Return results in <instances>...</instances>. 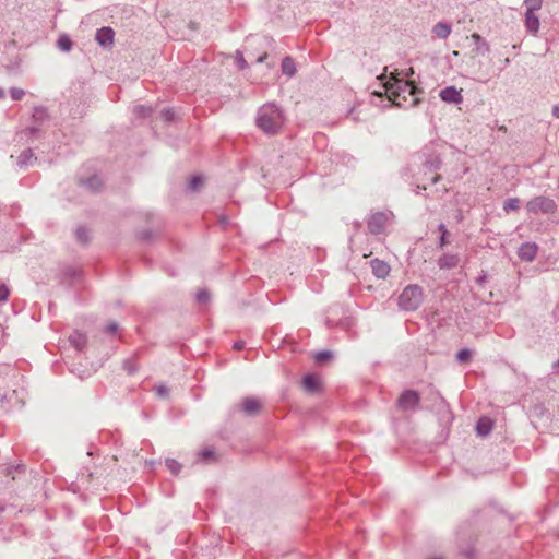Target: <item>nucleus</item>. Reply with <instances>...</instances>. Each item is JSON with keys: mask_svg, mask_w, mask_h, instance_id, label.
<instances>
[{"mask_svg": "<svg viewBox=\"0 0 559 559\" xmlns=\"http://www.w3.org/2000/svg\"><path fill=\"white\" fill-rule=\"evenodd\" d=\"M284 124L282 110L274 104L262 106L257 116V126L266 134L277 133Z\"/></svg>", "mask_w": 559, "mask_h": 559, "instance_id": "obj_1", "label": "nucleus"}, {"mask_svg": "<svg viewBox=\"0 0 559 559\" xmlns=\"http://www.w3.org/2000/svg\"><path fill=\"white\" fill-rule=\"evenodd\" d=\"M552 115H554L556 118H559V104H556V105L552 107Z\"/></svg>", "mask_w": 559, "mask_h": 559, "instance_id": "obj_37", "label": "nucleus"}, {"mask_svg": "<svg viewBox=\"0 0 559 559\" xmlns=\"http://www.w3.org/2000/svg\"><path fill=\"white\" fill-rule=\"evenodd\" d=\"M520 205V200L518 198H510L503 203V210L506 212L518 210Z\"/></svg>", "mask_w": 559, "mask_h": 559, "instance_id": "obj_24", "label": "nucleus"}, {"mask_svg": "<svg viewBox=\"0 0 559 559\" xmlns=\"http://www.w3.org/2000/svg\"><path fill=\"white\" fill-rule=\"evenodd\" d=\"M95 40L103 48H106V49L111 48L112 45H114V40H115V32H114V29L111 27H109V26H105V27L99 28L96 32Z\"/></svg>", "mask_w": 559, "mask_h": 559, "instance_id": "obj_6", "label": "nucleus"}, {"mask_svg": "<svg viewBox=\"0 0 559 559\" xmlns=\"http://www.w3.org/2000/svg\"><path fill=\"white\" fill-rule=\"evenodd\" d=\"M10 94H11V97L14 99V100H20L23 98V96L25 95V92L24 90L22 88H19V87H13L10 90Z\"/></svg>", "mask_w": 559, "mask_h": 559, "instance_id": "obj_27", "label": "nucleus"}, {"mask_svg": "<svg viewBox=\"0 0 559 559\" xmlns=\"http://www.w3.org/2000/svg\"><path fill=\"white\" fill-rule=\"evenodd\" d=\"M321 380L318 376L306 374L302 379V388L308 393H316L320 390Z\"/></svg>", "mask_w": 559, "mask_h": 559, "instance_id": "obj_11", "label": "nucleus"}, {"mask_svg": "<svg viewBox=\"0 0 559 559\" xmlns=\"http://www.w3.org/2000/svg\"><path fill=\"white\" fill-rule=\"evenodd\" d=\"M243 345H245L243 342H236L234 344V348L235 349H241V348H243Z\"/></svg>", "mask_w": 559, "mask_h": 559, "instance_id": "obj_38", "label": "nucleus"}, {"mask_svg": "<svg viewBox=\"0 0 559 559\" xmlns=\"http://www.w3.org/2000/svg\"><path fill=\"white\" fill-rule=\"evenodd\" d=\"M459 55L457 51H453V57H456Z\"/></svg>", "mask_w": 559, "mask_h": 559, "instance_id": "obj_43", "label": "nucleus"}, {"mask_svg": "<svg viewBox=\"0 0 559 559\" xmlns=\"http://www.w3.org/2000/svg\"><path fill=\"white\" fill-rule=\"evenodd\" d=\"M117 330H118V324H117L116 322H111V323H109V324L106 326V329H105V331H106L107 333H111V334H114L115 332H117Z\"/></svg>", "mask_w": 559, "mask_h": 559, "instance_id": "obj_34", "label": "nucleus"}, {"mask_svg": "<svg viewBox=\"0 0 559 559\" xmlns=\"http://www.w3.org/2000/svg\"><path fill=\"white\" fill-rule=\"evenodd\" d=\"M164 115H165L166 119H170V117H171L169 111H166Z\"/></svg>", "mask_w": 559, "mask_h": 559, "instance_id": "obj_41", "label": "nucleus"}, {"mask_svg": "<svg viewBox=\"0 0 559 559\" xmlns=\"http://www.w3.org/2000/svg\"><path fill=\"white\" fill-rule=\"evenodd\" d=\"M135 111L139 114V115H142V116H145L146 114L150 112V108H146L144 106H138L135 108Z\"/></svg>", "mask_w": 559, "mask_h": 559, "instance_id": "obj_36", "label": "nucleus"}, {"mask_svg": "<svg viewBox=\"0 0 559 559\" xmlns=\"http://www.w3.org/2000/svg\"><path fill=\"white\" fill-rule=\"evenodd\" d=\"M210 298V295L206 290H200L198 294H197V299L199 302L201 304H204L209 300Z\"/></svg>", "mask_w": 559, "mask_h": 559, "instance_id": "obj_30", "label": "nucleus"}, {"mask_svg": "<svg viewBox=\"0 0 559 559\" xmlns=\"http://www.w3.org/2000/svg\"><path fill=\"white\" fill-rule=\"evenodd\" d=\"M236 63H237L238 68L241 70L247 68V62L245 60V57L239 51L236 52Z\"/></svg>", "mask_w": 559, "mask_h": 559, "instance_id": "obj_28", "label": "nucleus"}, {"mask_svg": "<svg viewBox=\"0 0 559 559\" xmlns=\"http://www.w3.org/2000/svg\"><path fill=\"white\" fill-rule=\"evenodd\" d=\"M57 46L60 50L68 52L72 48V40L70 39L69 36L62 35L59 37V39L57 41Z\"/></svg>", "mask_w": 559, "mask_h": 559, "instance_id": "obj_21", "label": "nucleus"}, {"mask_svg": "<svg viewBox=\"0 0 559 559\" xmlns=\"http://www.w3.org/2000/svg\"><path fill=\"white\" fill-rule=\"evenodd\" d=\"M451 32H452L451 24L445 23V22H438L432 27L433 35L437 36L438 38H442V39L448 38L450 36Z\"/></svg>", "mask_w": 559, "mask_h": 559, "instance_id": "obj_15", "label": "nucleus"}, {"mask_svg": "<svg viewBox=\"0 0 559 559\" xmlns=\"http://www.w3.org/2000/svg\"><path fill=\"white\" fill-rule=\"evenodd\" d=\"M473 353L468 348H463L457 352L456 360L459 362H468L472 359Z\"/></svg>", "mask_w": 559, "mask_h": 559, "instance_id": "obj_23", "label": "nucleus"}, {"mask_svg": "<svg viewBox=\"0 0 559 559\" xmlns=\"http://www.w3.org/2000/svg\"><path fill=\"white\" fill-rule=\"evenodd\" d=\"M462 91L455 86H448L439 92V97L444 103L459 105L463 102Z\"/></svg>", "mask_w": 559, "mask_h": 559, "instance_id": "obj_5", "label": "nucleus"}, {"mask_svg": "<svg viewBox=\"0 0 559 559\" xmlns=\"http://www.w3.org/2000/svg\"><path fill=\"white\" fill-rule=\"evenodd\" d=\"M525 13H535L542 9L543 0H524Z\"/></svg>", "mask_w": 559, "mask_h": 559, "instance_id": "obj_19", "label": "nucleus"}, {"mask_svg": "<svg viewBox=\"0 0 559 559\" xmlns=\"http://www.w3.org/2000/svg\"><path fill=\"white\" fill-rule=\"evenodd\" d=\"M4 97V91L0 87V99Z\"/></svg>", "mask_w": 559, "mask_h": 559, "instance_id": "obj_40", "label": "nucleus"}, {"mask_svg": "<svg viewBox=\"0 0 559 559\" xmlns=\"http://www.w3.org/2000/svg\"><path fill=\"white\" fill-rule=\"evenodd\" d=\"M331 357V353L330 352H320L316 355V360L317 361H323L328 358Z\"/></svg>", "mask_w": 559, "mask_h": 559, "instance_id": "obj_32", "label": "nucleus"}, {"mask_svg": "<svg viewBox=\"0 0 559 559\" xmlns=\"http://www.w3.org/2000/svg\"><path fill=\"white\" fill-rule=\"evenodd\" d=\"M537 254V246L532 242L523 243L519 249V257L524 261H533Z\"/></svg>", "mask_w": 559, "mask_h": 559, "instance_id": "obj_12", "label": "nucleus"}, {"mask_svg": "<svg viewBox=\"0 0 559 559\" xmlns=\"http://www.w3.org/2000/svg\"><path fill=\"white\" fill-rule=\"evenodd\" d=\"M266 57H267V55H266V53H264V55H262L261 57H259V58L257 59V61H258V62H263V61L266 59Z\"/></svg>", "mask_w": 559, "mask_h": 559, "instance_id": "obj_39", "label": "nucleus"}, {"mask_svg": "<svg viewBox=\"0 0 559 559\" xmlns=\"http://www.w3.org/2000/svg\"><path fill=\"white\" fill-rule=\"evenodd\" d=\"M555 367L556 368H559V359L557 360V362L555 364Z\"/></svg>", "mask_w": 559, "mask_h": 559, "instance_id": "obj_42", "label": "nucleus"}, {"mask_svg": "<svg viewBox=\"0 0 559 559\" xmlns=\"http://www.w3.org/2000/svg\"><path fill=\"white\" fill-rule=\"evenodd\" d=\"M370 265L372 273L377 278L384 280L389 276L391 267L386 262L373 259L371 260Z\"/></svg>", "mask_w": 559, "mask_h": 559, "instance_id": "obj_9", "label": "nucleus"}, {"mask_svg": "<svg viewBox=\"0 0 559 559\" xmlns=\"http://www.w3.org/2000/svg\"><path fill=\"white\" fill-rule=\"evenodd\" d=\"M200 456L203 460H209L210 457L213 456V451L211 449H204L200 452Z\"/></svg>", "mask_w": 559, "mask_h": 559, "instance_id": "obj_33", "label": "nucleus"}, {"mask_svg": "<svg viewBox=\"0 0 559 559\" xmlns=\"http://www.w3.org/2000/svg\"><path fill=\"white\" fill-rule=\"evenodd\" d=\"M261 407H262L261 401L255 397H246L241 403V408H242L243 413L247 415H250V416L259 413Z\"/></svg>", "mask_w": 559, "mask_h": 559, "instance_id": "obj_10", "label": "nucleus"}, {"mask_svg": "<svg viewBox=\"0 0 559 559\" xmlns=\"http://www.w3.org/2000/svg\"><path fill=\"white\" fill-rule=\"evenodd\" d=\"M203 182L204 178L202 176H193L189 181V189L191 191H197L200 187H202Z\"/></svg>", "mask_w": 559, "mask_h": 559, "instance_id": "obj_26", "label": "nucleus"}, {"mask_svg": "<svg viewBox=\"0 0 559 559\" xmlns=\"http://www.w3.org/2000/svg\"><path fill=\"white\" fill-rule=\"evenodd\" d=\"M492 426V420L489 417H481L476 425V431L479 436L486 437L490 433Z\"/></svg>", "mask_w": 559, "mask_h": 559, "instance_id": "obj_16", "label": "nucleus"}, {"mask_svg": "<svg viewBox=\"0 0 559 559\" xmlns=\"http://www.w3.org/2000/svg\"><path fill=\"white\" fill-rule=\"evenodd\" d=\"M439 229L442 230V236L440 238V245L444 246L445 245V234H447L445 226L443 224H441L439 226Z\"/></svg>", "mask_w": 559, "mask_h": 559, "instance_id": "obj_35", "label": "nucleus"}, {"mask_svg": "<svg viewBox=\"0 0 559 559\" xmlns=\"http://www.w3.org/2000/svg\"><path fill=\"white\" fill-rule=\"evenodd\" d=\"M156 392H157L158 396L166 397L168 395L169 390L165 385H158L156 388Z\"/></svg>", "mask_w": 559, "mask_h": 559, "instance_id": "obj_31", "label": "nucleus"}, {"mask_svg": "<svg viewBox=\"0 0 559 559\" xmlns=\"http://www.w3.org/2000/svg\"><path fill=\"white\" fill-rule=\"evenodd\" d=\"M282 72L292 78L296 73L295 62L290 57H285L282 61Z\"/></svg>", "mask_w": 559, "mask_h": 559, "instance_id": "obj_18", "label": "nucleus"}, {"mask_svg": "<svg viewBox=\"0 0 559 559\" xmlns=\"http://www.w3.org/2000/svg\"><path fill=\"white\" fill-rule=\"evenodd\" d=\"M389 221V216L384 213H376L368 221V228L371 233L378 234L382 230Z\"/></svg>", "mask_w": 559, "mask_h": 559, "instance_id": "obj_7", "label": "nucleus"}, {"mask_svg": "<svg viewBox=\"0 0 559 559\" xmlns=\"http://www.w3.org/2000/svg\"><path fill=\"white\" fill-rule=\"evenodd\" d=\"M9 296V289L5 285H0V302L7 301Z\"/></svg>", "mask_w": 559, "mask_h": 559, "instance_id": "obj_29", "label": "nucleus"}, {"mask_svg": "<svg viewBox=\"0 0 559 559\" xmlns=\"http://www.w3.org/2000/svg\"><path fill=\"white\" fill-rule=\"evenodd\" d=\"M419 402V395L414 391L404 392L399 399V405L403 409H413Z\"/></svg>", "mask_w": 559, "mask_h": 559, "instance_id": "obj_8", "label": "nucleus"}, {"mask_svg": "<svg viewBox=\"0 0 559 559\" xmlns=\"http://www.w3.org/2000/svg\"><path fill=\"white\" fill-rule=\"evenodd\" d=\"M471 39L475 44V51L479 55H486L490 51L489 44L477 33L471 35Z\"/></svg>", "mask_w": 559, "mask_h": 559, "instance_id": "obj_14", "label": "nucleus"}, {"mask_svg": "<svg viewBox=\"0 0 559 559\" xmlns=\"http://www.w3.org/2000/svg\"><path fill=\"white\" fill-rule=\"evenodd\" d=\"M70 342L73 344V346L76 348V349H81L84 347L85 343H86V337L85 335L81 334V333H73L71 336H70Z\"/></svg>", "mask_w": 559, "mask_h": 559, "instance_id": "obj_20", "label": "nucleus"}, {"mask_svg": "<svg viewBox=\"0 0 559 559\" xmlns=\"http://www.w3.org/2000/svg\"><path fill=\"white\" fill-rule=\"evenodd\" d=\"M526 209L530 213L533 214H548L554 213L557 209V205L552 199L547 197H536L527 202Z\"/></svg>", "mask_w": 559, "mask_h": 559, "instance_id": "obj_4", "label": "nucleus"}, {"mask_svg": "<svg viewBox=\"0 0 559 559\" xmlns=\"http://www.w3.org/2000/svg\"><path fill=\"white\" fill-rule=\"evenodd\" d=\"M524 16L526 31L533 35H536L540 26L538 16L535 13H525Z\"/></svg>", "mask_w": 559, "mask_h": 559, "instance_id": "obj_13", "label": "nucleus"}, {"mask_svg": "<svg viewBox=\"0 0 559 559\" xmlns=\"http://www.w3.org/2000/svg\"><path fill=\"white\" fill-rule=\"evenodd\" d=\"M457 263L459 258L454 254H444L439 259V266L441 269H452L455 267Z\"/></svg>", "mask_w": 559, "mask_h": 559, "instance_id": "obj_17", "label": "nucleus"}, {"mask_svg": "<svg viewBox=\"0 0 559 559\" xmlns=\"http://www.w3.org/2000/svg\"><path fill=\"white\" fill-rule=\"evenodd\" d=\"M423 302V289L418 285L406 286L399 296V306L406 311L416 310Z\"/></svg>", "mask_w": 559, "mask_h": 559, "instance_id": "obj_3", "label": "nucleus"}, {"mask_svg": "<svg viewBox=\"0 0 559 559\" xmlns=\"http://www.w3.org/2000/svg\"><path fill=\"white\" fill-rule=\"evenodd\" d=\"M33 153L29 150H26L22 152L19 156L17 163L21 167L27 166L31 164V160L33 159Z\"/></svg>", "mask_w": 559, "mask_h": 559, "instance_id": "obj_22", "label": "nucleus"}, {"mask_svg": "<svg viewBox=\"0 0 559 559\" xmlns=\"http://www.w3.org/2000/svg\"><path fill=\"white\" fill-rule=\"evenodd\" d=\"M166 466L174 475L179 474L181 471V464L174 459L166 460Z\"/></svg>", "mask_w": 559, "mask_h": 559, "instance_id": "obj_25", "label": "nucleus"}, {"mask_svg": "<svg viewBox=\"0 0 559 559\" xmlns=\"http://www.w3.org/2000/svg\"><path fill=\"white\" fill-rule=\"evenodd\" d=\"M384 93L390 102L396 106H402L407 100V96H413L416 87L407 81L391 78L383 84Z\"/></svg>", "mask_w": 559, "mask_h": 559, "instance_id": "obj_2", "label": "nucleus"}]
</instances>
